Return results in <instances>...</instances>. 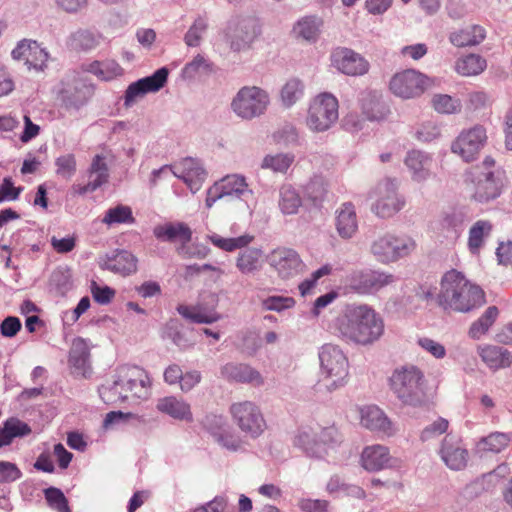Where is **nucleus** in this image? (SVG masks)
Masks as SVG:
<instances>
[{
  "instance_id": "61",
  "label": "nucleus",
  "mask_w": 512,
  "mask_h": 512,
  "mask_svg": "<svg viewBox=\"0 0 512 512\" xmlns=\"http://www.w3.org/2000/svg\"><path fill=\"white\" fill-rule=\"evenodd\" d=\"M51 282L62 295L72 289L71 275L68 270L57 269L52 273Z\"/></svg>"
},
{
  "instance_id": "26",
  "label": "nucleus",
  "mask_w": 512,
  "mask_h": 512,
  "mask_svg": "<svg viewBox=\"0 0 512 512\" xmlns=\"http://www.w3.org/2000/svg\"><path fill=\"white\" fill-rule=\"evenodd\" d=\"M137 258L129 251L116 250L105 257L100 258L99 266L122 276H127L137 271Z\"/></svg>"
},
{
  "instance_id": "5",
  "label": "nucleus",
  "mask_w": 512,
  "mask_h": 512,
  "mask_svg": "<svg viewBox=\"0 0 512 512\" xmlns=\"http://www.w3.org/2000/svg\"><path fill=\"white\" fill-rule=\"evenodd\" d=\"M320 363L319 389L333 392L345 386L348 378V359L336 345L324 344L318 352Z\"/></svg>"
},
{
  "instance_id": "15",
  "label": "nucleus",
  "mask_w": 512,
  "mask_h": 512,
  "mask_svg": "<svg viewBox=\"0 0 512 512\" xmlns=\"http://www.w3.org/2000/svg\"><path fill=\"white\" fill-rule=\"evenodd\" d=\"M428 78L414 69H407L396 73L390 80L391 92L402 99H411L420 96L426 89Z\"/></svg>"
},
{
  "instance_id": "11",
  "label": "nucleus",
  "mask_w": 512,
  "mask_h": 512,
  "mask_svg": "<svg viewBox=\"0 0 512 512\" xmlns=\"http://www.w3.org/2000/svg\"><path fill=\"white\" fill-rule=\"evenodd\" d=\"M226 197L245 200L248 209L252 212L248 200L253 197V191L249 188L244 176L238 174L227 175L220 181L215 182L207 190L205 205L210 209L216 201Z\"/></svg>"
},
{
  "instance_id": "43",
  "label": "nucleus",
  "mask_w": 512,
  "mask_h": 512,
  "mask_svg": "<svg viewBox=\"0 0 512 512\" xmlns=\"http://www.w3.org/2000/svg\"><path fill=\"white\" fill-rule=\"evenodd\" d=\"M98 39L89 30L79 29L71 33L67 39V46L76 51H89L98 45Z\"/></svg>"
},
{
  "instance_id": "9",
  "label": "nucleus",
  "mask_w": 512,
  "mask_h": 512,
  "mask_svg": "<svg viewBox=\"0 0 512 512\" xmlns=\"http://www.w3.org/2000/svg\"><path fill=\"white\" fill-rule=\"evenodd\" d=\"M416 247L417 244L411 237L385 234L372 242L370 251L378 262L389 264L409 256Z\"/></svg>"
},
{
  "instance_id": "4",
  "label": "nucleus",
  "mask_w": 512,
  "mask_h": 512,
  "mask_svg": "<svg viewBox=\"0 0 512 512\" xmlns=\"http://www.w3.org/2000/svg\"><path fill=\"white\" fill-rule=\"evenodd\" d=\"M206 239L216 248L225 252L241 250L236 258L237 269L245 275L253 274L260 270L263 260V250L256 247H249L255 236L244 233L239 236L223 237L215 232L206 235Z\"/></svg>"
},
{
  "instance_id": "13",
  "label": "nucleus",
  "mask_w": 512,
  "mask_h": 512,
  "mask_svg": "<svg viewBox=\"0 0 512 512\" xmlns=\"http://www.w3.org/2000/svg\"><path fill=\"white\" fill-rule=\"evenodd\" d=\"M395 280L393 274L371 269L353 271L347 278L350 289L359 295L375 294Z\"/></svg>"
},
{
  "instance_id": "33",
  "label": "nucleus",
  "mask_w": 512,
  "mask_h": 512,
  "mask_svg": "<svg viewBox=\"0 0 512 512\" xmlns=\"http://www.w3.org/2000/svg\"><path fill=\"white\" fill-rule=\"evenodd\" d=\"M336 230L343 239L352 238L358 230L355 206L351 202L343 203L336 210Z\"/></svg>"
},
{
  "instance_id": "24",
  "label": "nucleus",
  "mask_w": 512,
  "mask_h": 512,
  "mask_svg": "<svg viewBox=\"0 0 512 512\" xmlns=\"http://www.w3.org/2000/svg\"><path fill=\"white\" fill-rule=\"evenodd\" d=\"M331 62L338 71L350 76L364 75L369 70V63L364 57L345 47L333 51Z\"/></svg>"
},
{
  "instance_id": "40",
  "label": "nucleus",
  "mask_w": 512,
  "mask_h": 512,
  "mask_svg": "<svg viewBox=\"0 0 512 512\" xmlns=\"http://www.w3.org/2000/svg\"><path fill=\"white\" fill-rule=\"evenodd\" d=\"M482 361L490 369L507 368L512 363V356L507 349L498 346H487L482 349Z\"/></svg>"
},
{
  "instance_id": "36",
  "label": "nucleus",
  "mask_w": 512,
  "mask_h": 512,
  "mask_svg": "<svg viewBox=\"0 0 512 512\" xmlns=\"http://www.w3.org/2000/svg\"><path fill=\"white\" fill-rule=\"evenodd\" d=\"M81 70L95 75L102 81H111L123 74L122 67L116 61L110 59L83 63Z\"/></svg>"
},
{
  "instance_id": "62",
  "label": "nucleus",
  "mask_w": 512,
  "mask_h": 512,
  "mask_svg": "<svg viewBox=\"0 0 512 512\" xmlns=\"http://www.w3.org/2000/svg\"><path fill=\"white\" fill-rule=\"evenodd\" d=\"M477 27L474 26L473 30ZM450 42L457 47L472 46L478 43L477 36L474 31L469 29L460 30L450 35Z\"/></svg>"
},
{
  "instance_id": "64",
  "label": "nucleus",
  "mask_w": 512,
  "mask_h": 512,
  "mask_svg": "<svg viewBox=\"0 0 512 512\" xmlns=\"http://www.w3.org/2000/svg\"><path fill=\"white\" fill-rule=\"evenodd\" d=\"M227 507V499L223 496H216L211 501L202 504L192 512H224Z\"/></svg>"
},
{
  "instance_id": "45",
  "label": "nucleus",
  "mask_w": 512,
  "mask_h": 512,
  "mask_svg": "<svg viewBox=\"0 0 512 512\" xmlns=\"http://www.w3.org/2000/svg\"><path fill=\"white\" fill-rule=\"evenodd\" d=\"M295 160L292 153H277L266 155L261 163L262 169H269L275 173L285 174Z\"/></svg>"
},
{
  "instance_id": "30",
  "label": "nucleus",
  "mask_w": 512,
  "mask_h": 512,
  "mask_svg": "<svg viewBox=\"0 0 512 512\" xmlns=\"http://www.w3.org/2000/svg\"><path fill=\"white\" fill-rule=\"evenodd\" d=\"M404 164L411 173L413 181L424 182L431 175L432 158L423 151H409L404 159Z\"/></svg>"
},
{
  "instance_id": "8",
  "label": "nucleus",
  "mask_w": 512,
  "mask_h": 512,
  "mask_svg": "<svg viewBox=\"0 0 512 512\" xmlns=\"http://www.w3.org/2000/svg\"><path fill=\"white\" fill-rule=\"evenodd\" d=\"M339 104L337 98L328 92L315 96L309 104L306 125L313 132H325L338 120Z\"/></svg>"
},
{
  "instance_id": "23",
  "label": "nucleus",
  "mask_w": 512,
  "mask_h": 512,
  "mask_svg": "<svg viewBox=\"0 0 512 512\" xmlns=\"http://www.w3.org/2000/svg\"><path fill=\"white\" fill-rule=\"evenodd\" d=\"M268 262L282 279H289L298 275L303 262L298 253L289 248L274 249L268 256Z\"/></svg>"
},
{
  "instance_id": "22",
  "label": "nucleus",
  "mask_w": 512,
  "mask_h": 512,
  "mask_svg": "<svg viewBox=\"0 0 512 512\" xmlns=\"http://www.w3.org/2000/svg\"><path fill=\"white\" fill-rule=\"evenodd\" d=\"M170 170L175 177L184 181L192 193L201 189L207 177V172L201 162L190 157L172 165Z\"/></svg>"
},
{
  "instance_id": "41",
  "label": "nucleus",
  "mask_w": 512,
  "mask_h": 512,
  "mask_svg": "<svg viewBox=\"0 0 512 512\" xmlns=\"http://www.w3.org/2000/svg\"><path fill=\"white\" fill-rule=\"evenodd\" d=\"M98 391L101 399L108 405L122 403L128 398L124 385L118 382L117 373L113 376L112 381L101 385Z\"/></svg>"
},
{
  "instance_id": "48",
  "label": "nucleus",
  "mask_w": 512,
  "mask_h": 512,
  "mask_svg": "<svg viewBox=\"0 0 512 512\" xmlns=\"http://www.w3.org/2000/svg\"><path fill=\"white\" fill-rule=\"evenodd\" d=\"M321 24L317 17H304L294 26V32L307 41H315L320 33Z\"/></svg>"
},
{
  "instance_id": "46",
  "label": "nucleus",
  "mask_w": 512,
  "mask_h": 512,
  "mask_svg": "<svg viewBox=\"0 0 512 512\" xmlns=\"http://www.w3.org/2000/svg\"><path fill=\"white\" fill-rule=\"evenodd\" d=\"M108 178V166L105 159L100 155H96L88 170V182L97 190L108 181Z\"/></svg>"
},
{
  "instance_id": "6",
  "label": "nucleus",
  "mask_w": 512,
  "mask_h": 512,
  "mask_svg": "<svg viewBox=\"0 0 512 512\" xmlns=\"http://www.w3.org/2000/svg\"><path fill=\"white\" fill-rule=\"evenodd\" d=\"M232 422L247 437L257 439L267 429V422L261 407L254 401H237L230 405Z\"/></svg>"
},
{
  "instance_id": "25",
  "label": "nucleus",
  "mask_w": 512,
  "mask_h": 512,
  "mask_svg": "<svg viewBox=\"0 0 512 512\" xmlns=\"http://www.w3.org/2000/svg\"><path fill=\"white\" fill-rule=\"evenodd\" d=\"M360 423L366 429L391 437L396 434L397 428L385 412L375 405H368L360 410Z\"/></svg>"
},
{
  "instance_id": "17",
  "label": "nucleus",
  "mask_w": 512,
  "mask_h": 512,
  "mask_svg": "<svg viewBox=\"0 0 512 512\" xmlns=\"http://www.w3.org/2000/svg\"><path fill=\"white\" fill-rule=\"evenodd\" d=\"M118 382L125 387L126 393L139 399H147L150 395L151 381L146 371L139 366L123 365L117 369Z\"/></svg>"
},
{
  "instance_id": "2",
  "label": "nucleus",
  "mask_w": 512,
  "mask_h": 512,
  "mask_svg": "<svg viewBox=\"0 0 512 512\" xmlns=\"http://www.w3.org/2000/svg\"><path fill=\"white\" fill-rule=\"evenodd\" d=\"M480 289L456 270L447 271L441 279L437 303L444 310L468 313L477 307Z\"/></svg>"
},
{
  "instance_id": "7",
  "label": "nucleus",
  "mask_w": 512,
  "mask_h": 512,
  "mask_svg": "<svg viewBox=\"0 0 512 512\" xmlns=\"http://www.w3.org/2000/svg\"><path fill=\"white\" fill-rule=\"evenodd\" d=\"M270 104L269 93L258 86H244L231 101V110L243 120H252L265 114Z\"/></svg>"
},
{
  "instance_id": "27",
  "label": "nucleus",
  "mask_w": 512,
  "mask_h": 512,
  "mask_svg": "<svg viewBox=\"0 0 512 512\" xmlns=\"http://www.w3.org/2000/svg\"><path fill=\"white\" fill-rule=\"evenodd\" d=\"M463 222L464 215L461 212H452L435 221L431 229L440 241L454 242L461 234Z\"/></svg>"
},
{
  "instance_id": "38",
  "label": "nucleus",
  "mask_w": 512,
  "mask_h": 512,
  "mask_svg": "<svg viewBox=\"0 0 512 512\" xmlns=\"http://www.w3.org/2000/svg\"><path fill=\"white\" fill-rule=\"evenodd\" d=\"M177 312L185 319L198 324H212L222 319L215 309H208L201 305H179Z\"/></svg>"
},
{
  "instance_id": "35",
  "label": "nucleus",
  "mask_w": 512,
  "mask_h": 512,
  "mask_svg": "<svg viewBox=\"0 0 512 512\" xmlns=\"http://www.w3.org/2000/svg\"><path fill=\"white\" fill-rule=\"evenodd\" d=\"M157 409L177 420L192 421L193 419L190 405L183 399L175 396L159 399Z\"/></svg>"
},
{
  "instance_id": "51",
  "label": "nucleus",
  "mask_w": 512,
  "mask_h": 512,
  "mask_svg": "<svg viewBox=\"0 0 512 512\" xmlns=\"http://www.w3.org/2000/svg\"><path fill=\"white\" fill-rule=\"evenodd\" d=\"M432 105L438 113L442 114H454L461 110V101L447 94H435Z\"/></svg>"
},
{
  "instance_id": "31",
  "label": "nucleus",
  "mask_w": 512,
  "mask_h": 512,
  "mask_svg": "<svg viewBox=\"0 0 512 512\" xmlns=\"http://www.w3.org/2000/svg\"><path fill=\"white\" fill-rule=\"evenodd\" d=\"M391 460L392 457L390 456L388 447L380 444L365 447L361 454L363 468L371 472L390 467Z\"/></svg>"
},
{
  "instance_id": "44",
  "label": "nucleus",
  "mask_w": 512,
  "mask_h": 512,
  "mask_svg": "<svg viewBox=\"0 0 512 512\" xmlns=\"http://www.w3.org/2000/svg\"><path fill=\"white\" fill-rule=\"evenodd\" d=\"M89 349L83 339H78L73 343L72 349L69 355L70 364L83 376H86L87 370L89 369Z\"/></svg>"
},
{
  "instance_id": "29",
  "label": "nucleus",
  "mask_w": 512,
  "mask_h": 512,
  "mask_svg": "<svg viewBox=\"0 0 512 512\" xmlns=\"http://www.w3.org/2000/svg\"><path fill=\"white\" fill-rule=\"evenodd\" d=\"M319 434L310 426H302L296 431L293 444L302 449L308 456L323 458L327 454V449L319 443Z\"/></svg>"
},
{
  "instance_id": "1",
  "label": "nucleus",
  "mask_w": 512,
  "mask_h": 512,
  "mask_svg": "<svg viewBox=\"0 0 512 512\" xmlns=\"http://www.w3.org/2000/svg\"><path fill=\"white\" fill-rule=\"evenodd\" d=\"M384 320L367 304H351L336 321V332L346 342L371 345L384 334Z\"/></svg>"
},
{
  "instance_id": "20",
  "label": "nucleus",
  "mask_w": 512,
  "mask_h": 512,
  "mask_svg": "<svg viewBox=\"0 0 512 512\" xmlns=\"http://www.w3.org/2000/svg\"><path fill=\"white\" fill-rule=\"evenodd\" d=\"M482 175V202L498 198L507 184L505 171L495 165L491 156H487L482 162Z\"/></svg>"
},
{
  "instance_id": "55",
  "label": "nucleus",
  "mask_w": 512,
  "mask_h": 512,
  "mask_svg": "<svg viewBox=\"0 0 512 512\" xmlns=\"http://www.w3.org/2000/svg\"><path fill=\"white\" fill-rule=\"evenodd\" d=\"M45 499L48 505L57 512H71L68 506V500L64 493L55 487H49L44 491Z\"/></svg>"
},
{
  "instance_id": "14",
  "label": "nucleus",
  "mask_w": 512,
  "mask_h": 512,
  "mask_svg": "<svg viewBox=\"0 0 512 512\" xmlns=\"http://www.w3.org/2000/svg\"><path fill=\"white\" fill-rule=\"evenodd\" d=\"M64 108L68 111H79L84 107L93 95V87L87 85L76 75H67L61 81L59 91Z\"/></svg>"
},
{
  "instance_id": "53",
  "label": "nucleus",
  "mask_w": 512,
  "mask_h": 512,
  "mask_svg": "<svg viewBox=\"0 0 512 512\" xmlns=\"http://www.w3.org/2000/svg\"><path fill=\"white\" fill-rule=\"evenodd\" d=\"M295 300L292 297L273 295L261 300V307L266 311L283 312L295 306Z\"/></svg>"
},
{
  "instance_id": "63",
  "label": "nucleus",
  "mask_w": 512,
  "mask_h": 512,
  "mask_svg": "<svg viewBox=\"0 0 512 512\" xmlns=\"http://www.w3.org/2000/svg\"><path fill=\"white\" fill-rule=\"evenodd\" d=\"M91 294L94 300L101 304L106 305L112 301L115 296V291L109 286H99L95 281L91 283Z\"/></svg>"
},
{
  "instance_id": "49",
  "label": "nucleus",
  "mask_w": 512,
  "mask_h": 512,
  "mask_svg": "<svg viewBox=\"0 0 512 512\" xmlns=\"http://www.w3.org/2000/svg\"><path fill=\"white\" fill-rule=\"evenodd\" d=\"M102 222L108 226L115 224H133L135 218L132 213V209L129 206L119 204L106 211Z\"/></svg>"
},
{
  "instance_id": "3",
  "label": "nucleus",
  "mask_w": 512,
  "mask_h": 512,
  "mask_svg": "<svg viewBox=\"0 0 512 512\" xmlns=\"http://www.w3.org/2000/svg\"><path fill=\"white\" fill-rule=\"evenodd\" d=\"M390 389L406 406L422 407L427 402L424 373L414 365L396 368L389 378Z\"/></svg>"
},
{
  "instance_id": "60",
  "label": "nucleus",
  "mask_w": 512,
  "mask_h": 512,
  "mask_svg": "<svg viewBox=\"0 0 512 512\" xmlns=\"http://www.w3.org/2000/svg\"><path fill=\"white\" fill-rule=\"evenodd\" d=\"M319 443L322 447L327 449V454L330 450H334L342 443V435L335 427H327L319 433Z\"/></svg>"
},
{
  "instance_id": "59",
  "label": "nucleus",
  "mask_w": 512,
  "mask_h": 512,
  "mask_svg": "<svg viewBox=\"0 0 512 512\" xmlns=\"http://www.w3.org/2000/svg\"><path fill=\"white\" fill-rule=\"evenodd\" d=\"M507 467L504 464L498 465L496 469L482 475V490L493 491L501 485L505 477Z\"/></svg>"
},
{
  "instance_id": "12",
  "label": "nucleus",
  "mask_w": 512,
  "mask_h": 512,
  "mask_svg": "<svg viewBox=\"0 0 512 512\" xmlns=\"http://www.w3.org/2000/svg\"><path fill=\"white\" fill-rule=\"evenodd\" d=\"M260 34L256 19L235 18L229 21L225 30V40L232 51L241 52L251 48Z\"/></svg>"
},
{
  "instance_id": "21",
  "label": "nucleus",
  "mask_w": 512,
  "mask_h": 512,
  "mask_svg": "<svg viewBox=\"0 0 512 512\" xmlns=\"http://www.w3.org/2000/svg\"><path fill=\"white\" fill-rule=\"evenodd\" d=\"M439 455L445 465L455 471L464 469L469 460V452L462 439L452 434H447L442 440Z\"/></svg>"
},
{
  "instance_id": "54",
  "label": "nucleus",
  "mask_w": 512,
  "mask_h": 512,
  "mask_svg": "<svg viewBox=\"0 0 512 512\" xmlns=\"http://www.w3.org/2000/svg\"><path fill=\"white\" fill-rule=\"evenodd\" d=\"M510 437L506 433L494 432L482 438V450L499 453L507 447Z\"/></svg>"
},
{
  "instance_id": "47",
  "label": "nucleus",
  "mask_w": 512,
  "mask_h": 512,
  "mask_svg": "<svg viewBox=\"0 0 512 512\" xmlns=\"http://www.w3.org/2000/svg\"><path fill=\"white\" fill-rule=\"evenodd\" d=\"M304 195L313 203H318L324 200L327 191L328 183L322 175H314L303 187Z\"/></svg>"
},
{
  "instance_id": "34",
  "label": "nucleus",
  "mask_w": 512,
  "mask_h": 512,
  "mask_svg": "<svg viewBox=\"0 0 512 512\" xmlns=\"http://www.w3.org/2000/svg\"><path fill=\"white\" fill-rule=\"evenodd\" d=\"M154 236L161 241L188 243L192 237L189 226L183 222L158 225L153 230Z\"/></svg>"
},
{
  "instance_id": "58",
  "label": "nucleus",
  "mask_w": 512,
  "mask_h": 512,
  "mask_svg": "<svg viewBox=\"0 0 512 512\" xmlns=\"http://www.w3.org/2000/svg\"><path fill=\"white\" fill-rule=\"evenodd\" d=\"M56 174L62 178L70 179L76 172V158L74 154L61 155L55 160Z\"/></svg>"
},
{
  "instance_id": "50",
  "label": "nucleus",
  "mask_w": 512,
  "mask_h": 512,
  "mask_svg": "<svg viewBox=\"0 0 512 512\" xmlns=\"http://www.w3.org/2000/svg\"><path fill=\"white\" fill-rule=\"evenodd\" d=\"M208 29V20L204 16H198L184 36V42L188 47H198L203 35Z\"/></svg>"
},
{
  "instance_id": "19",
  "label": "nucleus",
  "mask_w": 512,
  "mask_h": 512,
  "mask_svg": "<svg viewBox=\"0 0 512 512\" xmlns=\"http://www.w3.org/2000/svg\"><path fill=\"white\" fill-rule=\"evenodd\" d=\"M11 56L14 60H25L27 69L36 72H43L49 60L48 51L37 41L30 39L19 41L12 50Z\"/></svg>"
},
{
  "instance_id": "57",
  "label": "nucleus",
  "mask_w": 512,
  "mask_h": 512,
  "mask_svg": "<svg viewBox=\"0 0 512 512\" xmlns=\"http://www.w3.org/2000/svg\"><path fill=\"white\" fill-rule=\"evenodd\" d=\"M456 71L463 76L477 75L480 72V56L469 54L456 62Z\"/></svg>"
},
{
  "instance_id": "42",
  "label": "nucleus",
  "mask_w": 512,
  "mask_h": 512,
  "mask_svg": "<svg viewBox=\"0 0 512 512\" xmlns=\"http://www.w3.org/2000/svg\"><path fill=\"white\" fill-rule=\"evenodd\" d=\"M304 83L298 78H291L280 90V101L283 107L291 108L304 96Z\"/></svg>"
},
{
  "instance_id": "32",
  "label": "nucleus",
  "mask_w": 512,
  "mask_h": 512,
  "mask_svg": "<svg viewBox=\"0 0 512 512\" xmlns=\"http://www.w3.org/2000/svg\"><path fill=\"white\" fill-rule=\"evenodd\" d=\"M221 376L228 380L240 383L263 384L261 374L251 366L243 363H227L221 367Z\"/></svg>"
},
{
  "instance_id": "28",
  "label": "nucleus",
  "mask_w": 512,
  "mask_h": 512,
  "mask_svg": "<svg viewBox=\"0 0 512 512\" xmlns=\"http://www.w3.org/2000/svg\"><path fill=\"white\" fill-rule=\"evenodd\" d=\"M452 151L466 162L477 160L480 153V128L473 127L461 133L453 143Z\"/></svg>"
},
{
  "instance_id": "52",
  "label": "nucleus",
  "mask_w": 512,
  "mask_h": 512,
  "mask_svg": "<svg viewBox=\"0 0 512 512\" xmlns=\"http://www.w3.org/2000/svg\"><path fill=\"white\" fill-rule=\"evenodd\" d=\"M210 70V63L205 59L204 56L198 54L183 67L182 77L184 79L191 80L202 73L209 72Z\"/></svg>"
},
{
  "instance_id": "37",
  "label": "nucleus",
  "mask_w": 512,
  "mask_h": 512,
  "mask_svg": "<svg viewBox=\"0 0 512 512\" xmlns=\"http://www.w3.org/2000/svg\"><path fill=\"white\" fill-rule=\"evenodd\" d=\"M360 101L362 112L368 120L380 121L386 118L389 109L377 92L369 91L363 93Z\"/></svg>"
},
{
  "instance_id": "56",
  "label": "nucleus",
  "mask_w": 512,
  "mask_h": 512,
  "mask_svg": "<svg viewBox=\"0 0 512 512\" xmlns=\"http://www.w3.org/2000/svg\"><path fill=\"white\" fill-rule=\"evenodd\" d=\"M449 427L447 419L439 417L431 424L425 426L420 433V440L427 442L436 439L440 435L446 433Z\"/></svg>"
},
{
  "instance_id": "18",
  "label": "nucleus",
  "mask_w": 512,
  "mask_h": 512,
  "mask_svg": "<svg viewBox=\"0 0 512 512\" xmlns=\"http://www.w3.org/2000/svg\"><path fill=\"white\" fill-rule=\"evenodd\" d=\"M205 427L214 441L222 448L230 452H238L243 448L241 437L231 429L223 416H207L205 419Z\"/></svg>"
},
{
  "instance_id": "39",
  "label": "nucleus",
  "mask_w": 512,
  "mask_h": 512,
  "mask_svg": "<svg viewBox=\"0 0 512 512\" xmlns=\"http://www.w3.org/2000/svg\"><path fill=\"white\" fill-rule=\"evenodd\" d=\"M278 206L284 215H294L302 206V198L293 186L284 184L279 189Z\"/></svg>"
},
{
  "instance_id": "10",
  "label": "nucleus",
  "mask_w": 512,
  "mask_h": 512,
  "mask_svg": "<svg viewBox=\"0 0 512 512\" xmlns=\"http://www.w3.org/2000/svg\"><path fill=\"white\" fill-rule=\"evenodd\" d=\"M398 181L386 178L380 181L370 192L369 197L375 199L372 211L381 218H388L405 206V199L398 193Z\"/></svg>"
},
{
  "instance_id": "16",
  "label": "nucleus",
  "mask_w": 512,
  "mask_h": 512,
  "mask_svg": "<svg viewBox=\"0 0 512 512\" xmlns=\"http://www.w3.org/2000/svg\"><path fill=\"white\" fill-rule=\"evenodd\" d=\"M168 74V69L162 67L156 70L152 75L129 84L123 97L124 106L130 108L146 94L158 92L166 84Z\"/></svg>"
}]
</instances>
